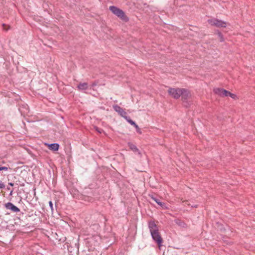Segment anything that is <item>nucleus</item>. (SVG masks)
I'll return each instance as SVG.
<instances>
[{"label":"nucleus","instance_id":"nucleus-1","mask_svg":"<svg viewBox=\"0 0 255 255\" xmlns=\"http://www.w3.org/2000/svg\"><path fill=\"white\" fill-rule=\"evenodd\" d=\"M109 9L122 21L126 22L129 21V18L122 9L114 5L110 6Z\"/></svg>","mask_w":255,"mask_h":255},{"label":"nucleus","instance_id":"nucleus-2","mask_svg":"<svg viewBox=\"0 0 255 255\" xmlns=\"http://www.w3.org/2000/svg\"><path fill=\"white\" fill-rule=\"evenodd\" d=\"M181 94H180V97H181V100L183 103L184 104V106L185 107H188V100L190 99L191 97V94L190 92L184 88H182V91L181 92Z\"/></svg>","mask_w":255,"mask_h":255},{"label":"nucleus","instance_id":"nucleus-3","mask_svg":"<svg viewBox=\"0 0 255 255\" xmlns=\"http://www.w3.org/2000/svg\"><path fill=\"white\" fill-rule=\"evenodd\" d=\"M182 88H169L167 91L168 93L173 98L175 99H178L180 97V94L182 93Z\"/></svg>","mask_w":255,"mask_h":255},{"label":"nucleus","instance_id":"nucleus-4","mask_svg":"<svg viewBox=\"0 0 255 255\" xmlns=\"http://www.w3.org/2000/svg\"><path fill=\"white\" fill-rule=\"evenodd\" d=\"M153 240L157 243L159 248L162 246L163 243L162 238L161 237L159 230L153 231L151 233Z\"/></svg>","mask_w":255,"mask_h":255},{"label":"nucleus","instance_id":"nucleus-5","mask_svg":"<svg viewBox=\"0 0 255 255\" xmlns=\"http://www.w3.org/2000/svg\"><path fill=\"white\" fill-rule=\"evenodd\" d=\"M208 22L212 26H215L217 27H226V23L221 20L217 18H212L208 20Z\"/></svg>","mask_w":255,"mask_h":255},{"label":"nucleus","instance_id":"nucleus-6","mask_svg":"<svg viewBox=\"0 0 255 255\" xmlns=\"http://www.w3.org/2000/svg\"><path fill=\"white\" fill-rule=\"evenodd\" d=\"M214 91L215 94L219 95V96L225 97H228L229 96V94L230 92L223 89V88H218L216 89H215L214 90Z\"/></svg>","mask_w":255,"mask_h":255},{"label":"nucleus","instance_id":"nucleus-7","mask_svg":"<svg viewBox=\"0 0 255 255\" xmlns=\"http://www.w3.org/2000/svg\"><path fill=\"white\" fill-rule=\"evenodd\" d=\"M149 197L155 201L158 205L161 206L163 209H167V207L166 206V203L164 202H162L160 201V200L159 198H158L156 196L153 194H149Z\"/></svg>","mask_w":255,"mask_h":255},{"label":"nucleus","instance_id":"nucleus-8","mask_svg":"<svg viewBox=\"0 0 255 255\" xmlns=\"http://www.w3.org/2000/svg\"><path fill=\"white\" fill-rule=\"evenodd\" d=\"M113 109L122 117H125L126 115H127V113L125 110L118 105L113 106Z\"/></svg>","mask_w":255,"mask_h":255},{"label":"nucleus","instance_id":"nucleus-9","mask_svg":"<svg viewBox=\"0 0 255 255\" xmlns=\"http://www.w3.org/2000/svg\"><path fill=\"white\" fill-rule=\"evenodd\" d=\"M4 207L7 209L10 210L11 211L14 213H17L20 211L19 209L14 205L11 202H8L4 204Z\"/></svg>","mask_w":255,"mask_h":255},{"label":"nucleus","instance_id":"nucleus-10","mask_svg":"<svg viewBox=\"0 0 255 255\" xmlns=\"http://www.w3.org/2000/svg\"><path fill=\"white\" fill-rule=\"evenodd\" d=\"M148 228L150 233H152L153 231L159 230L157 225L155 223L154 221H150L148 222Z\"/></svg>","mask_w":255,"mask_h":255},{"label":"nucleus","instance_id":"nucleus-11","mask_svg":"<svg viewBox=\"0 0 255 255\" xmlns=\"http://www.w3.org/2000/svg\"><path fill=\"white\" fill-rule=\"evenodd\" d=\"M80 199L84 201L85 202H93L95 201L94 198H93L92 196L85 195H81V196L80 197Z\"/></svg>","mask_w":255,"mask_h":255},{"label":"nucleus","instance_id":"nucleus-12","mask_svg":"<svg viewBox=\"0 0 255 255\" xmlns=\"http://www.w3.org/2000/svg\"><path fill=\"white\" fill-rule=\"evenodd\" d=\"M77 87L79 90H80V91L86 90L88 89V83H86V82L80 83L77 85Z\"/></svg>","mask_w":255,"mask_h":255},{"label":"nucleus","instance_id":"nucleus-13","mask_svg":"<svg viewBox=\"0 0 255 255\" xmlns=\"http://www.w3.org/2000/svg\"><path fill=\"white\" fill-rule=\"evenodd\" d=\"M49 149L56 151L59 149V145L58 143H54L51 144H47Z\"/></svg>","mask_w":255,"mask_h":255},{"label":"nucleus","instance_id":"nucleus-14","mask_svg":"<svg viewBox=\"0 0 255 255\" xmlns=\"http://www.w3.org/2000/svg\"><path fill=\"white\" fill-rule=\"evenodd\" d=\"M128 144L129 148L131 150H132L133 152H137L139 154H140V155L141 154V153L139 151V149L137 148V147L135 145H134V144H133L131 142H128Z\"/></svg>","mask_w":255,"mask_h":255},{"label":"nucleus","instance_id":"nucleus-15","mask_svg":"<svg viewBox=\"0 0 255 255\" xmlns=\"http://www.w3.org/2000/svg\"><path fill=\"white\" fill-rule=\"evenodd\" d=\"M175 223L178 225V226L183 227V228H186L187 227V224L182 220L177 219L175 220Z\"/></svg>","mask_w":255,"mask_h":255},{"label":"nucleus","instance_id":"nucleus-16","mask_svg":"<svg viewBox=\"0 0 255 255\" xmlns=\"http://www.w3.org/2000/svg\"><path fill=\"white\" fill-rule=\"evenodd\" d=\"M129 123L134 126V127L136 128V132L139 134H141L142 132L139 127L134 121H129Z\"/></svg>","mask_w":255,"mask_h":255},{"label":"nucleus","instance_id":"nucleus-17","mask_svg":"<svg viewBox=\"0 0 255 255\" xmlns=\"http://www.w3.org/2000/svg\"><path fill=\"white\" fill-rule=\"evenodd\" d=\"M216 33L218 34V35L219 36L220 41V42L224 41V38L223 34L218 30H217L216 31Z\"/></svg>","mask_w":255,"mask_h":255},{"label":"nucleus","instance_id":"nucleus-18","mask_svg":"<svg viewBox=\"0 0 255 255\" xmlns=\"http://www.w3.org/2000/svg\"><path fill=\"white\" fill-rule=\"evenodd\" d=\"M229 96L231 97L232 98L234 99H236L237 98V95L231 92L230 93Z\"/></svg>","mask_w":255,"mask_h":255},{"label":"nucleus","instance_id":"nucleus-19","mask_svg":"<svg viewBox=\"0 0 255 255\" xmlns=\"http://www.w3.org/2000/svg\"><path fill=\"white\" fill-rule=\"evenodd\" d=\"M95 128L96 129V130L99 133H101L103 131V130L101 128H98L97 127H95Z\"/></svg>","mask_w":255,"mask_h":255},{"label":"nucleus","instance_id":"nucleus-20","mask_svg":"<svg viewBox=\"0 0 255 255\" xmlns=\"http://www.w3.org/2000/svg\"><path fill=\"white\" fill-rule=\"evenodd\" d=\"M8 170V167L6 166H1L0 167V171L1 170L7 171Z\"/></svg>","mask_w":255,"mask_h":255},{"label":"nucleus","instance_id":"nucleus-21","mask_svg":"<svg viewBox=\"0 0 255 255\" xmlns=\"http://www.w3.org/2000/svg\"><path fill=\"white\" fill-rule=\"evenodd\" d=\"M123 118H125L128 123L129 121H133L132 120L130 119L129 117L127 116V115H126V116Z\"/></svg>","mask_w":255,"mask_h":255},{"label":"nucleus","instance_id":"nucleus-22","mask_svg":"<svg viewBox=\"0 0 255 255\" xmlns=\"http://www.w3.org/2000/svg\"><path fill=\"white\" fill-rule=\"evenodd\" d=\"M5 188L4 183L0 180V189H3Z\"/></svg>","mask_w":255,"mask_h":255},{"label":"nucleus","instance_id":"nucleus-23","mask_svg":"<svg viewBox=\"0 0 255 255\" xmlns=\"http://www.w3.org/2000/svg\"><path fill=\"white\" fill-rule=\"evenodd\" d=\"M49 206L50 207V209L52 211L53 210V203L52 202V201H49Z\"/></svg>","mask_w":255,"mask_h":255},{"label":"nucleus","instance_id":"nucleus-24","mask_svg":"<svg viewBox=\"0 0 255 255\" xmlns=\"http://www.w3.org/2000/svg\"><path fill=\"white\" fill-rule=\"evenodd\" d=\"M67 247L68 252L69 253H72V247H70L71 249H70V246H69V244L67 245Z\"/></svg>","mask_w":255,"mask_h":255},{"label":"nucleus","instance_id":"nucleus-25","mask_svg":"<svg viewBox=\"0 0 255 255\" xmlns=\"http://www.w3.org/2000/svg\"><path fill=\"white\" fill-rule=\"evenodd\" d=\"M67 247L68 252L69 253H72V247H70L71 249H70V246H69V244L67 245Z\"/></svg>","mask_w":255,"mask_h":255},{"label":"nucleus","instance_id":"nucleus-26","mask_svg":"<svg viewBox=\"0 0 255 255\" xmlns=\"http://www.w3.org/2000/svg\"><path fill=\"white\" fill-rule=\"evenodd\" d=\"M191 207L192 208H197L198 207V205H197V204L192 205H191Z\"/></svg>","mask_w":255,"mask_h":255},{"label":"nucleus","instance_id":"nucleus-27","mask_svg":"<svg viewBox=\"0 0 255 255\" xmlns=\"http://www.w3.org/2000/svg\"><path fill=\"white\" fill-rule=\"evenodd\" d=\"M183 202L185 203V204H187L188 205H190V204H189V203H188L189 202L188 201H187V200L184 201H183Z\"/></svg>","mask_w":255,"mask_h":255},{"label":"nucleus","instance_id":"nucleus-28","mask_svg":"<svg viewBox=\"0 0 255 255\" xmlns=\"http://www.w3.org/2000/svg\"><path fill=\"white\" fill-rule=\"evenodd\" d=\"M8 185L10 186H13L14 185V184L12 183V182H9L8 183Z\"/></svg>","mask_w":255,"mask_h":255},{"label":"nucleus","instance_id":"nucleus-29","mask_svg":"<svg viewBox=\"0 0 255 255\" xmlns=\"http://www.w3.org/2000/svg\"><path fill=\"white\" fill-rule=\"evenodd\" d=\"M2 26L3 27V28H5V26H6V24H2Z\"/></svg>","mask_w":255,"mask_h":255},{"label":"nucleus","instance_id":"nucleus-30","mask_svg":"<svg viewBox=\"0 0 255 255\" xmlns=\"http://www.w3.org/2000/svg\"><path fill=\"white\" fill-rule=\"evenodd\" d=\"M12 192H13V190H11V191H10V195H11V194H12Z\"/></svg>","mask_w":255,"mask_h":255},{"label":"nucleus","instance_id":"nucleus-31","mask_svg":"<svg viewBox=\"0 0 255 255\" xmlns=\"http://www.w3.org/2000/svg\"><path fill=\"white\" fill-rule=\"evenodd\" d=\"M7 190H10V188L9 187H7Z\"/></svg>","mask_w":255,"mask_h":255}]
</instances>
